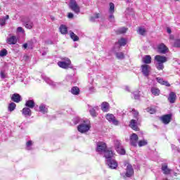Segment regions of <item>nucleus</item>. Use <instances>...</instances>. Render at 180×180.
<instances>
[{
    "mask_svg": "<svg viewBox=\"0 0 180 180\" xmlns=\"http://www.w3.org/2000/svg\"><path fill=\"white\" fill-rule=\"evenodd\" d=\"M39 112L43 113V115H46L49 112V107L45 104H41L39 105Z\"/></svg>",
    "mask_w": 180,
    "mask_h": 180,
    "instance_id": "21",
    "label": "nucleus"
},
{
    "mask_svg": "<svg viewBox=\"0 0 180 180\" xmlns=\"http://www.w3.org/2000/svg\"><path fill=\"white\" fill-rule=\"evenodd\" d=\"M134 99H139L140 94L139 92L134 93Z\"/></svg>",
    "mask_w": 180,
    "mask_h": 180,
    "instance_id": "50",
    "label": "nucleus"
},
{
    "mask_svg": "<svg viewBox=\"0 0 180 180\" xmlns=\"http://www.w3.org/2000/svg\"><path fill=\"white\" fill-rule=\"evenodd\" d=\"M174 47H180V40L179 39H176L174 41Z\"/></svg>",
    "mask_w": 180,
    "mask_h": 180,
    "instance_id": "49",
    "label": "nucleus"
},
{
    "mask_svg": "<svg viewBox=\"0 0 180 180\" xmlns=\"http://www.w3.org/2000/svg\"><path fill=\"white\" fill-rule=\"evenodd\" d=\"M70 39H72L73 41H78L79 40V37L77 36L72 31H70Z\"/></svg>",
    "mask_w": 180,
    "mask_h": 180,
    "instance_id": "30",
    "label": "nucleus"
},
{
    "mask_svg": "<svg viewBox=\"0 0 180 180\" xmlns=\"http://www.w3.org/2000/svg\"><path fill=\"white\" fill-rule=\"evenodd\" d=\"M143 63L147 65V64H151V56L150 55H146L142 58Z\"/></svg>",
    "mask_w": 180,
    "mask_h": 180,
    "instance_id": "22",
    "label": "nucleus"
},
{
    "mask_svg": "<svg viewBox=\"0 0 180 180\" xmlns=\"http://www.w3.org/2000/svg\"><path fill=\"white\" fill-rule=\"evenodd\" d=\"M118 154H121V155H124L126 154V150L123 148V146H120L117 149H116Z\"/></svg>",
    "mask_w": 180,
    "mask_h": 180,
    "instance_id": "33",
    "label": "nucleus"
},
{
    "mask_svg": "<svg viewBox=\"0 0 180 180\" xmlns=\"http://www.w3.org/2000/svg\"><path fill=\"white\" fill-rule=\"evenodd\" d=\"M58 65L60 68H64L67 70V68H70V65H71V60L68 58H63L62 61L58 62Z\"/></svg>",
    "mask_w": 180,
    "mask_h": 180,
    "instance_id": "6",
    "label": "nucleus"
},
{
    "mask_svg": "<svg viewBox=\"0 0 180 180\" xmlns=\"http://www.w3.org/2000/svg\"><path fill=\"white\" fill-rule=\"evenodd\" d=\"M89 90L90 91V92H95V87L94 86H90L89 88Z\"/></svg>",
    "mask_w": 180,
    "mask_h": 180,
    "instance_id": "56",
    "label": "nucleus"
},
{
    "mask_svg": "<svg viewBox=\"0 0 180 180\" xmlns=\"http://www.w3.org/2000/svg\"><path fill=\"white\" fill-rule=\"evenodd\" d=\"M167 33H169V34H170V33H171V29L167 28Z\"/></svg>",
    "mask_w": 180,
    "mask_h": 180,
    "instance_id": "58",
    "label": "nucleus"
},
{
    "mask_svg": "<svg viewBox=\"0 0 180 180\" xmlns=\"http://www.w3.org/2000/svg\"><path fill=\"white\" fill-rule=\"evenodd\" d=\"M17 32H18L19 33H25V30H23L22 27H18L17 28Z\"/></svg>",
    "mask_w": 180,
    "mask_h": 180,
    "instance_id": "51",
    "label": "nucleus"
},
{
    "mask_svg": "<svg viewBox=\"0 0 180 180\" xmlns=\"http://www.w3.org/2000/svg\"><path fill=\"white\" fill-rule=\"evenodd\" d=\"M22 47H24V49H27V44H24Z\"/></svg>",
    "mask_w": 180,
    "mask_h": 180,
    "instance_id": "57",
    "label": "nucleus"
},
{
    "mask_svg": "<svg viewBox=\"0 0 180 180\" xmlns=\"http://www.w3.org/2000/svg\"><path fill=\"white\" fill-rule=\"evenodd\" d=\"M146 112H148V113H150V115H154V113H155L156 110H155V108L149 107V108H146Z\"/></svg>",
    "mask_w": 180,
    "mask_h": 180,
    "instance_id": "40",
    "label": "nucleus"
},
{
    "mask_svg": "<svg viewBox=\"0 0 180 180\" xmlns=\"http://www.w3.org/2000/svg\"><path fill=\"white\" fill-rule=\"evenodd\" d=\"M101 110L103 112H108L109 110V103L103 102L101 105Z\"/></svg>",
    "mask_w": 180,
    "mask_h": 180,
    "instance_id": "29",
    "label": "nucleus"
},
{
    "mask_svg": "<svg viewBox=\"0 0 180 180\" xmlns=\"http://www.w3.org/2000/svg\"><path fill=\"white\" fill-rule=\"evenodd\" d=\"M162 85H165V86H171V84L167 81L163 82Z\"/></svg>",
    "mask_w": 180,
    "mask_h": 180,
    "instance_id": "54",
    "label": "nucleus"
},
{
    "mask_svg": "<svg viewBox=\"0 0 180 180\" xmlns=\"http://www.w3.org/2000/svg\"><path fill=\"white\" fill-rule=\"evenodd\" d=\"M148 143V142H147V140H141V141H139L138 146L139 147H143L144 146H147Z\"/></svg>",
    "mask_w": 180,
    "mask_h": 180,
    "instance_id": "39",
    "label": "nucleus"
},
{
    "mask_svg": "<svg viewBox=\"0 0 180 180\" xmlns=\"http://www.w3.org/2000/svg\"><path fill=\"white\" fill-rule=\"evenodd\" d=\"M68 17L69 19H72V18H74V14H72V13H69Z\"/></svg>",
    "mask_w": 180,
    "mask_h": 180,
    "instance_id": "53",
    "label": "nucleus"
},
{
    "mask_svg": "<svg viewBox=\"0 0 180 180\" xmlns=\"http://www.w3.org/2000/svg\"><path fill=\"white\" fill-rule=\"evenodd\" d=\"M162 171H163L165 175H169V174H171V169L168 168V165H162Z\"/></svg>",
    "mask_w": 180,
    "mask_h": 180,
    "instance_id": "23",
    "label": "nucleus"
},
{
    "mask_svg": "<svg viewBox=\"0 0 180 180\" xmlns=\"http://www.w3.org/2000/svg\"><path fill=\"white\" fill-rule=\"evenodd\" d=\"M22 115L25 117L32 116V110L29 108H24L22 109Z\"/></svg>",
    "mask_w": 180,
    "mask_h": 180,
    "instance_id": "27",
    "label": "nucleus"
},
{
    "mask_svg": "<svg viewBox=\"0 0 180 180\" xmlns=\"http://www.w3.org/2000/svg\"><path fill=\"white\" fill-rule=\"evenodd\" d=\"M15 109H16V104L15 103H11L8 107V112H13Z\"/></svg>",
    "mask_w": 180,
    "mask_h": 180,
    "instance_id": "32",
    "label": "nucleus"
},
{
    "mask_svg": "<svg viewBox=\"0 0 180 180\" xmlns=\"http://www.w3.org/2000/svg\"><path fill=\"white\" fill-rule=\"evenodd\" d=\"M168 101L170 103H175V101H176V94L174 92H171L169 94Z\"/></svg>",
    "mask_w": 180,
    "mask_h": 180,
    "instance_id": "20",
    "label": "nucleus"
},
{
    "mask_svg": "<svg viewBox=\"0 0 180 180\" xmlns=\"http://www.w3.org/2000/svg\"><path fill=\"white\" fill-rule=\"evenodd\" d=\"M125 13L127 15H133V8H127Z\"/></svg>",
    "mask_w": 180,
    "mask_h": 180,
    "instance_id": "46",
    "label": "nucleus"
},
{
    "mask_svg": "<svg viewBox=\"0 0 180 180\" xmlns=\"http://www.w3.org/2000/svg\"><path fill=\"white\" fill-rule=\"evenodd\" d=\"M96 110H99V107L98 106L89 107V112L91 116H92V117H96V116H98V113L96 112Z\"/></svg>",
    "mask_w": 180,
    "mask_h": 180,
    "instance_id": "14",
    "label": "nucleus"
},
{
    "mask_svg": "<svg viewBox=\"0 0 180 180\" xmlns=\"http://www.w3.org/2000/svg\"><path fill=\"white\" fill-rule=\"evenodd\" d=\"M109 20L110 22H113L115 20V15H113V13H110Z\"/></svg>",
    "mask_w": 180,
    "mask_h": 180,
    "instance_id": "52",
    "label": "nucleus"
},
{
    "mask_svg": "<svg viewBox=\"0 0 180 180\" xmlns=\"http://www.w3.org/2000/svg\"><path fill=\"white\" fill-rule=\"evenodd\" d=\"M9 19V15H6L3 18H0V26H5L6 25V21Z\"/></svg>",
    "mask_w": 180,
    "mask_h": 180,
    "instance_id": "26",
    "label": "nucleus"
},
{
    "mask_svg": "<svg viewBox=\"0 0 180 180\" xmlns=\"http://www.w3.org/2000/svg\"><path fill=\"white\" fill-rule=\"evenodd\" d=\"M22 22L24 23L25 27L26 29H32L33 28V22L30 20V18H25L22 19Z\"/></svg>",
    "mask_w": 180,
    "mask_h": 180,
    "instance_id": "11",
    "label": "nucleus"
},
{
    "mask_svg": "<svg viewBox=\"0 0 180 180\" xmlns=\"http://www.w3.org/2000/svg\"><path fill=\"white\" fill-rule=\"evenodd\" d=\"M109 13H115V4L110 3Z\"/></svg>",
    "mask_w": 180,
    "mask_h": 180,
    "instance_id": "35",
    "label": "nucleus"
},
{
    "mask_svg": "<svg viewBox=\"0 0 180 180\" xmlns=\"http://www.w3.org/2000/svg\"><path fill=\"white\" fill-rule=\"evenodd\" d=\"M59 30L62 34H67L68 33V28L64 25L60 26Z\"/></svg>",
    "mask_w": 180,
    "mask_h": 180,
    "instance_id": "24",
    "label": "nucleus"
},
{
    "mask_svg": "<svg viewBox=\"0 0 180 180\" xmlns=\"http://www.w3.org/2000/svg\"><path fill=\"white\" fill-rule=\"evenodd\" d=\"M158 53H160V54H167L168 51H169V49L164 43L159 44L157 46Z\"/></svg>",
    "mask_w": 180,
    "mask_h": 180,
    "instance_id": "9",
    "label": "nucleus"
},
{
    "mask_svg": "<svg viewBox=\"0 0 180 180\" xmlns=\"http://www.w3.org/2000/svg\"><path fill=\"white\" fill-rule=\"evenodd\" d=\"M104 157L106 159L105 163L110 169H116L117 168L118 164L115 160V153L113 151L105 153V156Z\"/></svg>",
    "mask_w": 180,
    "mask_h": 180,
    "instance_id": "1",
    "label": "nucleus"
},
{
    "mask_svg": "<svg viewBox=\"0 0 180 180\" xmlns=\"http://www.w3.org/2000/svg\"><path fill=\"white\" fill-rule=\"evenodd\" d=\"M127 4H129V2H133L131 0H126Z\"/></svg>",
    "mask_w": 180,
    "mask_h": 180,
    "instance_id": "59",
    "label": "nucleus"
},
{
    "mask_svg": "<svg viewBox=\"0 0 180 180\" xmlns=\"http://www.w3.org/2000/svg\"><path fill=\"white\" fill-rule=\"evenodd\" d=\"M120 33H121L122 34L126 33V32H127V28L126 27H122L119 30Z\"/></svg>",
    "mask_w": 180,
    "mask_h": 180,
    "instance_id": "47",
    "label": "nucleus"
},
{
    "mask_svg": "<svg viewBox=\"0 0 180 180\" xmlns=\"http://www.w3.org/2000/svg\"><path fill=\"white\" fill-rule=\"evenodd\" d=\"M73 123H75V124H78V123H82V120L81 118H79V117H76L75 118H73Z\"/></svg>",
    "mask_w": 180,
    "mask_h": 180,
    "instance_id": "38",
    "label": "nucleus"
},
{
    "mask_svg": "<svg viewBox=\"0 0 180 180\" xmlns=\"http://www.w3.org/2000/svg\"><path fill=\"white\" fill-rule=\"evenodd\" d=\"M6 42L10 45L16 44V43H18V39L16 38V36L13 35L7 38Z\"/></svg>",
    "mask_w": 180,
    "mask_h": 180,
    "instance_id": "17",
    "label": "nucleus"
},
{
    "mask_svg": "<svg viewBox=\"0 0 180 180\" xmlns=\"http://www.w3.org/2000/svg\"><path fill=\"white\" fill-rule=\"evenodd\" d=\"M77 130L79 133H88L91 130V122L88 120H84L77 126Z\"/></svg>",
    "mask_w": 180,
    "mask_h": 180,
    "instance_id": "3",
    "label": "nucleus"
},
{
    "mask_svg": "<svg viewBox=\"0 0 180 180\" xmlns=\"http://www.w3.org/2000/svg\"><path fill=\"white\" fill-rule=\"evenodd\" d=\"M7 55H8V51L6 49H4L0 51V57H5V56H7Z\"/></svg>",
    "mask_w": 180,
    "mask_h": 180,
    "instance_id": "43",
    "label": "nucleus"
},
{
    "mask_svg": "<svg viewBox=\"0 0 180 180\" xmlns=\"http://www.w3.org/2000/svg\"><path fill=\"white\" fill-rule=\"evenodd\" d=\"M25 106H27V108H30V109H33V108H34V101L33 100L27 101Z\"/></svg>",
    "mask_w": 180,
    "mask_h": 180,
    "instance_id": "28",
    "label": "nucleus"
},
{
    "mask_svg": "<svg viewBox=\"0 0 180 180\" xmlns=\"http://www.w3.org/2000/svg\"><path fill=\"white\" fill-rule=\"evenodd\" d=\"M146 29L143 27H139L138 30L139 34H141V36H145L146 35Z\"/></svg>",
    "mask_w": 180,
    "mask_h": 180,
    "instance_id": "36",
    "label": "nucleus"
},
{
    "mask_svg": "<svg viewBox=\"0 0 180 180\" xmlns=\"http://www.w3.org/2000/svg\"><path fill=\"white\" fill-rule=\"evenodd\" d=\"M150 92L152 95H153V96H158L160 94V89L156 87H152L150 89Z\"/></svg>",
    "mask_w": 180,
    "mask_h": 180,
    "instance_id": "25",
    "label": "nucleus"
},
{
    "mask_svg": "<svg viewBox=\"0 0 180 180\" xmlns=\"http://www.w3.org/2000/svg\"><path fill=\"white\" fill-rule=\"evenodd\" d=\"M99 18V13H96L94 14V16H92L90 18V21L91 22H95L96 19Z\"/></svg>",
    "mask_w": 180,
    "mask_h": 180,
    "instance_id": "42",
    "label": "nucleus"
},
{
    "mask_svg": "<svg viewBox=\"0 0 180 180\" xmlns=\"http://www.w3.org/2000/svg\"><path fill=\"white\" fill-rule=\"evenodd\" d=\"M114 144L116 150L120 148V147H122V142H120V141H115Z\"/></svg>",
    "mask_w": 180,
    "mask_h": 180,
    "instance_id": "41",
    "label": "nucleus"
},
{
    "mask_svg": "<svg viewBox=\"0 0 180 180\" xmlns=\"http://www.w3.org/2000/svg\"><path fill=\"white\" fill-rule=\"evenodd\" d=\"M96 151L99 154H103L104 157H105L106 153H112L113 150L108 149V146L105 142H98L97 143Z\"/></svg>",
    "mask_w": 180,
    "mask_h": 180,
    "instance_id": "4",
    "label": "nucleus"
},
{
    "mask_svg": "<svg viewBox=\"0 0 180 180\" xmlns=\"http://www.w3.org/2000/svg\"><path fill=\"white\" fill-rule=\"evenodd\" d=\"M106 119L110 122V123H112L114 124V126H119V121L116 120V117L113 114H107Z\"/></svg>",
    "mask_w": 180,
    "mask_h": 180,
    "instance_id": "10",
    "label": "nucleus"
},
{
    "mask_svg": "<svg viewBox=\"0 0 180 180\" xmlns=\"http://www.w3.org/2000/svg\"><path fill=\"white\" fill-rule=\"evenodd\" d=\"M115 56L118 60H123L124 58V53L122 52H116Z\"/></svg>",
    "mask_w": 180,
    "mask_h": 180,
    "instance_id": "34",
    "label": "nucleus"
},
{
    "mask_svg": "<svg viewBox=\"0 0 180 180\" xmlns=\"http://www.w3.org/2000/svg\"><path fill=\"white\" fill-rule=\"evenodd\" d=\"M41 77L45 80L46 84H48L51 86H53V88H56V86H57V84L53 82L51 79H50V78L47 77L46 75H41Z\"/></svg>",
    "mask_w": 180,
    "mask_h": 180,
    "instance_id": "13",
    "label": "nucleus"
},
{
    "mask_svg": "<svg viewBox=\"0 0 180 180\" xmlns=\"http://www.w3.org/2000/svg\"><path fill=\"white\" fill-rule=\"evenodd\" d=\"M129 127L132 130H135V131H139V127H137V122L135 120H131Z\"/></svg>",
    "mask_w": 180,
    "mask_h": 180,
    "instance_id": "19",
    "label": "nucleus"
},
{
    "mask_svg": "<svg viewBox=\"0 0 180 180\" xmlns=\"http://www.w3.org/2000/svg\"><path fill=\"white\" fill-rule=\"evenodd\" d=\"M129 112H132V113L134 115V117L137 119V117L139 116V112L138 111H136L135 109H131V110H129Z\"/></svg>",
    "mask_w": 180,
    "mask_h": 180,
    "instance_id": "44",
    "label": "nucleus"
},
{
    "mask_svg": "<svg viewBox=\"0 0 180 180\" xmlns=\"http://www.w3.org/2000/svg\"><path fill=\"white\" fill-rule=\"evenodd\" d=\"M33 146V141H28L26 143V150H32V146Z\"/></svg>",
    "mask_w": 180,
    "mask_h": 180,
    "instance_id": "37",
    "label": "nucleus"
},
{
    "mask_svg": "<svg viewBox=\"0 0 180 180\" xmlns=\"http://www.w3.org/2000/svg\"><path fill=\"white\" fill-rule=\"evenodd\" d=\"M11 101L15 102V103H19L22 101V97L18 94H14L11 97Z\"/></svg>",
    "mask_w": 180,
    "mask_h": 180,
    "instance_id": "18",
    "label": "nucleus"
},
{
    "mask_svg": "<svg viewBox=\"0 0 180 180\" xmlns=\"http://www.w3.org/2000/svg\"><path fill=\"white\" fill-rule=\"evenodd\" d=\"M27 58H29L27 56H26V59L25 60H27Z\"/></svg>",
    "mask_w": 180,
    "mask_h": 180,
    "instance_id": "61",
    "label": "nucleus"
},
{
    "mask_svg": "<svg viewBox=\"0 0 180 180\" xmlns=\"http://www.w3.org/2000/svg\"><path fill=\"white\" fill-rule=\"evenodd\" d=\"M155 60L157 62L155 64L157 70L161 71L164 70V63H167V61H168V58L164 56L158 55L155 56Z\"/></svg>",
    "mask_w": 180,
    "mask_h": 180,
    "instance_id": "2",
    "label": "nucleus"
},
{
    "mask_svg": "<svg viewBox=\"0 0 180 180\" xmlns=\"http://www.w3.org/2000/svg\"><path fill=\"white\" fill-rule=\"evenodd\" d=\"M71 94H72V95H79V88L77 86H73L71 89Z\"/></svg>",
    "mask_w": 180,
    "mask_h": 180,
    "instance_id": "31",
    "label": "nucleus"
},
{
    "mask_svg": "<svg viewBox=\"0 0 180 180\" xmlns=\"http://www.w3.org/2000/svg\"><path fill=\"white\" fill-rule=\"evenodd\" d=\"M69 6L75 13H79L81 11V8H79V6H78V4H77V1L75 0H70Z\"/></svg>",
    "mask_w": 180,
    "mask_h": 180,
    "instance_id": "8",
    "label": "nucleus"
},
{
    "mask_svg": "<svg viewBox=\"0 0 180 180\" xmlns=\"http://www.w3.org/2000/svg\"><path fill=\"white\" fill-rule=\"evenodd\" d=\"M0 78H1V79H5V78H6V73L5 71H0Z\"/></svg>",
    "mask_w": 180,
    "mask_h": 180,
    "instance_id": "45",
    "label": "nucleus"
},
{
    "mask_svg": "<svg viewBox=\"0 0 180 180\" xmlns=\"http://www.w3.org/2000/svg\"><path fill=\"white\" fill-rule=\"evenodd\" d=\"M137 141H139V136H137L136 134H132V135L130 136L131 146L137 147Z\"/></svg>",
    "mask_w": 180,
    "mask_h": 180,
    "instance_id": "12",
    "label": "nucleus"
},
{
    "mask_svg": "<svg viewBox=\"0 0 180 180\" xmlns=\"http://www.w3.org/2000/svg\"><path fill=\"white\" fill-rule=\"evenodd\" d=\"M127 91H129V87H126Z\"/></svg>",
    "mask_w": 180,
    "mask_h": 180,
    "instance_id": "60",
    "label": "nucleus"
},
{
    "mask_svg": "<svg viewBox=\"0 0 180 180\" xmlns=\"http://www.w3.org/2000/svg\"><path fill=\"white\" fill-rule=\"evenodd\" d=\"M127 44V41L124 38H121L115 43V47H118L119 49L122 46H124Z\"/></svg>",
    "mask_w": 180,
    "mask_h": 180,
    "instance_id": "15",
    "label": "nucleus"
},
{
    "mask_svg": "<svg viewBox=\"0 0 180 180\" xmlns=\"http://www.w3.org/2000/svg\"><path fill=\"white\" fill-rule=\"evenodd\" d=\"M141 72L143 77H146L148 78L150 77V74H151V66L148 65H142L141 66Z\"/></svg>",
    "mask_w": 180,
    "mask_h": 180,
    "instance_id": "7",
    "label": "nucleus"
},
{
    "mask_svg": "<svg viewBox=\"0 0 180 180\" xmlns=\"http://www.w3.org/2000/svg\"><path fill=\"white\" fill-rule=\"evenodd\" d=\"M173 150H176L178 153H180V149L176 147L175 145H173Z\"/></svg>",
    "mask_w": 180,
    "mask_h": 180,
    "instance_id": "55",
    "label": "nucleus"
},
{
    "mask_svg": "<svg viewBox=\"0 0 180 180\" xmlns=\"http://www.w3.org/2000/svg\"><path fill=\"white\" fill-rule=\"evenodd\" d=\"M156 81H158V82H159V84H161V85H162L165 82V80L163 79L160 78V77H157Z\"/></svg>",
    "mask_w": 180,
    "mask_h": 180,
    "instance_id": "48",
    "label": "nucleus"
},
{
    "mask_svg": "<svg viewBox=\"0 0 180 180\" xmlns=\"http://www.w3.org/2000/svg\"><path fill=\"white\" fill-rule=\"evenodd\" d=\"M120 175L122 176L124 179H126L127 178H131V176L134 175V169H133V166L128 164L126 168V173H121Z\"/></svg>",
    "mask_w": 180,
    "mask_h": 180,
    "instance_id": "5",
    "label": "nucleus"
},
{
    "mask_svg": "<svg viewBox=\"0 0 180 180\" xmlns=\"http://www.w3.org/2000/svg\"><path fill=\"white\" fill-rule=\"evenodd\" d=\"M171 118H172L171 114H167V115H163L161 117V120L165 124H168L169 122H171Z\"/></svg>",
    "mask_w": 180,
    "mask_h": 180,
    "instance_id": "16",
    "label": "nucleus"
}]
</instances>
